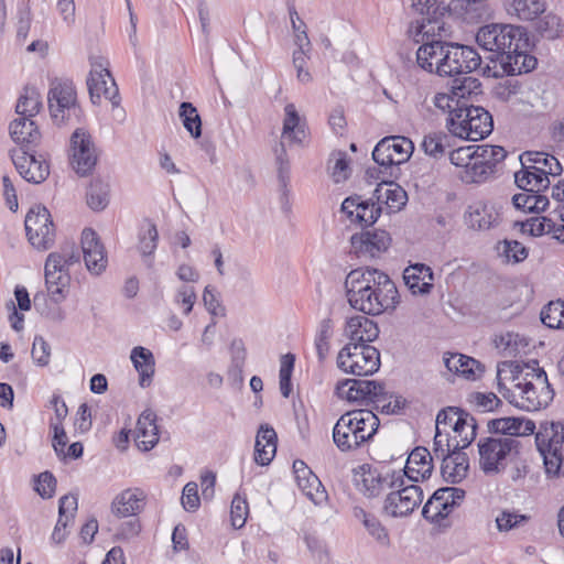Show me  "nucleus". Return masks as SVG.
Listing matches in <instances>:
<instances>
[{
    "instance_id": "nucleus-37",
    "label": "nucleus",
    "mask_w": 564,
    "mask_h": 564,
    "mask_svg": "<svg viewBox=\"0 0 564 564\" xmlns=\"http://www.w3.org/2000/svg\"><path fill=\"white\" fill-rule=\"evenodd\" d=\"M79 252L74 245H65L58 251L47 256L44 270H55L58 274L69 273L70 267L79 263Z\"/></svg>"
},
{
    "instance_id": "nucleus-6",
    "label": "nucleus",
    "mask_w": 564,
    "mask_h": 564,
    "mask_svg": "<svg viewBox=\"0 0 564 564\" xmlns=\"http://www.w3.org/2000/svg\"><path fill=\"white\" fill-rule=\"evenodd\" d=\"M90 70L87 77V87L93 104L99 105L101 97L109 100L113 110H118V116L124 118L123 109H119L120 95L118 86L110 73L109 61L101 55H93L89 57Z\"/></svg>"
},
{
    "instance_id": "nucleus-16",
    "label": "nucleus",
    "mask_w": 564,
    "mask_h": 564,
    "mask_svg": "<svg viewBox=\"0 0 564 564\" xmlns=\"http://www.w3.org/2000/svg\"><path fill=\"white\" fill-rule=\"evenodd\" d=\"M424 4L426 12H422V18L417 21V35H422L424 42H433V39L443 40L448 35V30L442 19L445 8L441 7L436 0H425Z\"/></svg>"
},
{
    "instance_id": "nucleus-62",
    "label": "nucleus",
    "mask_w": 564,
    "mask_h": 564,
    "mask_svg": "<svg viewBox=\"0 0 564 564\" xmlns=\"http://www.w3.org/2000/svg\"><path fill=\"white\" fill-rule=\"evenodd\" d=\"M249 514V506L246 497L240 494H236L230 508L231 524L236 529H240L245 525Z\"/></svg>"
},
{
    "instance_id": "nucleus-17",
    "label": "nucleus",
    "mask_w": 564,
    "mask_h": 564,
    "mask_svg": "<svg viewBox=\"0 0 564 564\" xmlns=\"http://www.w3.org/2000/svg\"><path fill=\"white\" fill-rule=\"evenodd\" d=\"M350 242L357 257L376 258L389 248L391 238L384 230H375L355 234L351 236Z\"/></svg>"
},
{
    "instance_id": "nucleus-21",
    "label": "nucleus",
    "mask_w": 564,
    "mask_h": 564,
    "mask_svg": "<svg viewBox=\"0 0 564 564\" xmlns=\"http://www.w3.org/2000/svg\"><path fill=\"white\" fill-rule=\"evenodd\" d=\"M341 212L360 226L373 225L381 214V207L375 202L362 200L360 196L347 197L341 204Z\"/></svg>"
},
{
    "instance_id": "nucleus-51",
    "label": "nucleus",
    "mask_w": 564,
    "mask_h": 564,
    "mask_svg": "<svg viewBox=\"0 0 564 564\" xmlns=\"http://www.w3.org/2000/svg\"><path fill=\"white\" fill-rule=\"evenodd\" d=\"M543 457L545 474L550 478L564 477V451L558 449H546L539 451Z\"/></svg>"
},
{
    "instance_id": "nucleus-5",
    "label": "nucleus",
    "mask_w": 564,
    "mask_h": 564,
    "mask_svg": "<svg viewBox=\"0 0 564 564\" xmlns=\"http://www.w3.org/2000/svg\"><path fill=\"white\" fill-rule=\"evenodd\" d=\"M479 467L486 475L502 473L520 453L521 443L510 436H488L478 441Z\"/></svg>"
},
{
    "instance_id": "nucleus-50",
    "label": "nucleus",
    "mask_w": 564,
    "mask_h": 564,
    "mask_svg": "<svg viewBox=\"0 0 564 564\" xmlns=\"http://www.w3.org/2000/svg\"><path fill=\"white\" fill-rule=\"evenodd\" d=\"M334 324L330 318H324L319 322L316 336L315 348L319 361H324L330 350V338L333 337Z\"/></svg>"
},
{
    "instance_id": "nucleus-33",
    "label": "nucleus",
    "mask_w": 564,
    "mask_h": 564,
    "mask_svg": "<svg viewBox=\"0 0 564 564\" xmlns=\"http://www.w3.org/2000/svg\"><path fill=\"white\" fill-rule=\"evenodd\" d=\"M130 360L139 373V384L142 388L149 387L155 373L153 352L143 346H135L130 352Z\"/></svg>"
},
{
    "instance_id": "nucleus-38",
    "label": "nucleus",
    "mask_w": 564,
    "mask_h": 564,
    "mask_svg": "<svg viewBox=\"0 0 564 564\" xmlns=\"http://www.w3.org/2000/svg\"><path fill=\"white\" fill-rule=\"evenodd\" d=\"M529 46L522 50H512L510 55L501 58L503 70L509 75L528 73L536 65V58L528 54Z\"/></svg>"
},
{
    "instance_id": "nucleus-59",
    "label": "nucleus",
    "mask_w": 564,
    "mask_h": 564,
    "mask_svg": "<svg viewBox=\"0 0 564 564\" xmlns=\"http://www.w3.org/2000/svg\"><path fill=\"white\" fill-rule=\"evenodd\" d=\"M440 497H444V494H436L435 491L422 510L423 517L432 522H437L449 514L447 507L444 506L443 501H440Z\"/></svg>"
},
{
    "instance_id": "nucleus-52",
    "label": "nucleus",
    "mask_w": 564,
    "mask_h": 564,
    "mask_svg": "<svg viewBox=\"0 0 564 564\" xmlns=\"http://www.w3.org/2000/svg\"><path fill=\"white\" fill-rule=\"evenodd\" d=\"M448 139L444 132H429L424 135L421 148L425 154L437 159L444 155L446 148L449 147Z\"/></svg>"
},
{
    "instance_id": "nucleus-39",
    "label": "nucleus",
    "mask_w": 564,
    "mask_h": 564,
    "mask_svg": "<svg viewBox=\"0 0 564 564\" xmlns=\"http://www.w3.org/2000/svg\"><path fill=\"white\" fill-rule=\"evenodd\" d=\"M534 165L525 166L514 174L517 185L522 189L531 192H541L547 189L551 182L550 178L543 176Z\"/></svg>"
},
{
    "instance_id": "nucleus-53",
    "label": "nucleus",
    "mask_w": 564,
    "mask_h": 564,
    "mask_svg": "<svg viewBox=\"0 0 564 564\" xmlns=\"http://www.w3.org/2000/svg\"><path fill=\"white\" fill-rule=\"evenodd\" d=\"M492 173L494 172L486 165V163L474 155L473 160H470V165L468 164L466 170H462L458 176L464 183L469 184L480 183Z\"/></svg>"
},
{
    "instance_id": "nucleus-61",
    "label": "nucleus",
    "mask_w": 564,
    "mask_h": 564,
    "mask_svg": "<svg viewBox=\"0 0 564 564\" xmlns=\"http://www.w3.org/2000/svg\"><path fill=\"white\" fill-rule=\"evenodd\" d=\"M365 529L381 546L390 545V536L387 528L373 516H365Z\"/></svg>"
},
{
    "instance_id": "nucleus-4",
    "label": "nucleus",
    "mask_w": 564,
    "mask_h": 564,
    "mask_svg": "<svg viewBox=\"0 0 564 564\" xmlns=\"http://www.w3.org/2000/svg\"><path fill=\"white\" fill-rule=\"evenodd\" d=\"M476 41L481 48L496 53L500 62L506 55H510L512 50L530 46L525 30L512 24L484 25L476 34Z\"/></svg>"
},
{
    "instance_id": "nucleus-19",
    "label": "nucleus",
    "mask_w": 564,
    "mask_h": 564,
    "mask_svg": "<svg viewBox=\"0 0 564 564\" xmlns=\"http://www.w3.org/2000/svg\"><path fill=\"white\" fill-rule=\"evenodd\" d=\"M469 116L468 128H454V135L478 141L491 133L494 128L491 115L482 107L469 106L466 118Z\"/></svg>"
},
{
    "instance_id": "nucleus-10",
    "label": "nucleus",
    "mask_w": 564,
    "mask_h": 564,
    "mask_svg": "<svg viewBox=\"0 0 564 564\" xmlns=\"http://www.w3.org/2000/svg\"><path fill=\"white\" fill-rule=\"evenodd\" d=\"M25 230L31 245L39 250L51 248L55 241V227L48 209L42 205L30 208L25 216Z\"/></svg>"
},
{
    "instance_id": "nucleus-26",
    "label": "nucleus",
    "mask_w": 564,
    "mask_h": 564,
    "mask_svg": "<svg viewBox=\"0 0 564 564\" xmlns=\"http://www.w3.org/2000/svg\"><path fill=\"white\" fill-rule=\"evenodd\" d=\"M492 436H516L531 435L535 431V424L531 420L522 417L506 416L490 420L487 424Z\"/></svg>"
},
{
    "instance_id": "nucleus-11",
    "label": "nucleus",
    "mask_w": 564,
    "mask_h": 564,
    "mask_svg": "<svg viewBox=\"0 0 564 564\" xmlns=\"http://www.w3.org/2000/svg\"><path fill=\"white\" fill-rule=\"evenodd\" d=\"M284 120L280 144L274 149L276 163L281 180L284 182V174L289 171V160L285 145L301 144L306 138L304 128L300 124V116L293 104L284 107Z\"/></svg>"
},
{
    "instance_id": "nucleus-24",
    "label": "nucleus",
    "mask_w": 564,
    "mask_h": 564,
    "mask_svg": "<svg viewBox=\"0 0 564 564\" xmlns=\"http://www.w3.org/2000/svg\"><path fill=\"white\" fill-rule=\"evenodd\" d=\"M379 335L378 325L365 315H356L347 319L344 336L355 345H368Z\"/></svg>"
},
{
    "instance_id": "nucleus-29",
    "label": "nucleus",
    "mask_w": 564,
    "mask_h": 564,
    "mask_svg": "<svg viewBox=\"0 0 564 564\" xmlns=\"http://www.w3.org/2000/svg\"><path fill=\"white\" fill-rule=\"evenodd\" d=\"M381 209L386 207L388 213L400 210L408 200L406 192L397 183L382 182L377 185L373 197Z\"/></svg>"
},
{
    "instance_id": "nucleus-34",
    "label": "nucleus",
    "mask_w": 564,
    "mask_h": 564,
    "mask_svg": "<svg viewBox=\"0 0 564 564\" xmlns=\"http://www.w3.org/2000/svg\"><path fill=\"white\" fill-rule=\"evenodd\" d=\"M443 359L448 371L468 380H476L484 371V367L478 360L462 354H445Z\"/></svg>"
},
{
    "instance_id": "nucleus-25",
    "label": "nucleus",
    "mask_w": 564,
    "mask_h": 564,
    "mask_svg": "<svg viewBox=\"0 0 564 564\" xmlns=\"http://www.w3.org/2000/svg\"><path fill=\"white\" fill-rule=\"evenodd\" d=\"M147 495L140 488H128L118 494L111 502V511L126 518L139 514L145 506Z\"/></svg>"
},
{
    "instance_id": "nucleus-32",
    "label": "nucleus",
    "mask_w": 564,
    "mask_h": 564,
    "mask_svg": "<svg viewBox=\"0 0 564 564\" xmlns=\"http://www.w3.org/2000/svg\"><path fill=\"white\" fill-rule=\"evenodd\" d=\"M403 279L413 294H427L433 288V272L423 263L408 267L403 272Z\"/></svg>"
},
{
    "instance_id": "nucleus-46",
    "label": "nucleus",
    "mask_w": 564,
    "mask_h": 564,
    "mask_svg": "<svg viewBox=\"0 0 564 564\" xmlns=\"http://www.w3.org/2000/svg\"><path fill=\"white\" fill-rule=\"evenodd\" d=\"M476 420L470 414L465 415L464 420L460 421L457 427H453L454 436L453 448L463 449L466 448L476 437Z\"/></svg>"
},
{
    "instance_id": "nucleus-27",
    "label": "nucleus",
    "mask_w": 564,
    "mask_h": 564,
    "mask_svg": "<svg viewBox=\"0 0 564 564\" xmlns=\"http://www.w3.org/2000/svg\"><path fill=\"white\" fill-rule=\"evenodd\" d=\"M159 427L156 425V414L150 410H144L137 422L134 442L139 449L149 452L159 443Z\"/></svg>"
},
{
    "instance_id": "nucleus-57",
    "label": "nucleus",
    "mask_w": 564,
    "mask_h": 564,
    "mask_svg": "<svg viewBox=\"0 0 564 564\" xmlns=\"http://www.w3.org/2000/svg\"><path fill=\"white\" fill-rule=\"evenodd\" d=\"M328 170L336 183L347 180L350 174V167L346 153L341 151L333 153L328 161Z\"/></svg>"
},
{
    "instance_id": "nucleus-2",
    "label": "nucleus",
    "mask_w": 564,
    "mask_h": 564,
    "mask_svg": "<svg viewBox=\"0 0 564 564\" xmlns=\"http://www.w3.org/2000/svg\"><path fill=\"white\" fill-rule=\"evenodd\" d=\"M345 288L350 306L367 315H380L394 310L399 303L394 282L377 269L359 268L350 271Z\"/></svg>"
},
{
    "instance_id": "nucleus-8",
    "label": "nucleus",
    "mask_w": 564,
    "mask_h": 564,
    "mask_svg": "<svg viewBox=\"0 0 564 564\" xmlns=\"http://www.w3.org/2000/svg\"><path fill=\"white\" fill-rule=\"evenodd\" d=\"M337 367L350 375L370 376L380 367V352L370 345L347 343L338 352Z\"/></svg>"
},
{
    "instance_id": "nucleus-22",
    "label": "nucleus",
    "mask_w": 564,
    "mask_h": 564,
    "mask_svg": "<svg viewBox=\"0 0 564 564\" xmlns=\"http://www.w3.org/2000/svg\"><path fill=\"white\" fill-rule=\"evenodd\" d=\"M381 391V384L372 380L345 379L337 383L336 394L349 402L371 401Z\"/></svg>"
},
{
    "instance_id": "nucleus-45",
    "label": "nucleus",
    "mask_w": 564,
    "mask_h": 564,
    "mask_svg": "<svg viewBox=\"0 0 564 564\" xmlns=\"http://www.w3.org/2000/svg\"><path fill=\"white\" fill-rule=\"evenodd\" d=\"M41 107L40 93L34 87H25L17 102L15 111L20 117L32 119L39 113Z\"/></svg>"
},
{
    "instance_id": "nucleus-63",
    "label": "nucleus",
    "mask_w": 564,
    "mask_h": 564,
    "mask_svg": "<svg viewBox=\"0 0 564 564\" xmlns=\"http://www.w3.org/2000/svg\"><path fill=\"white\" fill-rule=\"evenodd\" d=\"M465 415H468V413L457 408L449 406L443 409L437 413L436 427L443 430L451 427L453 430V427H457L460 424Z\"/></svg>"
},
{
    "instance_id": "nucleus-43",
    "label": "nucleus",
    "mask_w": 564,
    "mask_h": 564,
    "mask_svg": "<svg viewBox=\"0 0 564 564\" xmlns=\"http://www.w3.org/2000/svg\"><path fill=\"white\" fill-rule=\"evenodd\" d=\"M508 11L520 20L530 21L544 13L545 3L540 0H507Z\"/></svg>"
},
{
    "instance_id": "nucleus-12",
    "label": "nucleus",
    "mask_w": 564,
    "mask_h": 564,
    "mask_svg": "<svg viewBox=\"0 0 564 564\" xmlns=\"http://www.w3.org/2000/svg\"><path fill=\"white\" fill-rule=\"evenodd\" d=\"M414 151L413 142L403 135H390L380 140L372 151V159L384 170L405 163Z\"/></svg>"
},
{
    "instance_id": "nucleus-44",
    "label": "nucleus",
    "mask_w": 564,
    "mask_h": 564,
    "mask_svg": "<svg viewBox=\"0 0 564 564\" xmlns=\"http://www.w3.org/2000/svg\"><path fill=\"white\" fill-rule=\"evenodd\" d=\"M45 285L51 299L58 303L66 296V289L70 282V274H58L55 270H44Z\"/></svg>"
},
{
    "instance_id": "nucleus-20",
    "label": "nucleus",
    "mask_w": 564,
    "mask_h": 564,
    "mask_svg": "<svg viewBox=\"0 0 564 564\" xmlns=\"http://www.w3.org/2000/svg\"><path fill=\"white\" fill-rule=\"evenodd\" d=\"M82 250L87 270L94 275H100L107 268V256L97 234L86 228L82 234Z\"/></svg>"
},
{
    "instance_id": "nucleus-56",
    "label": "nucleus",
    "mask_w": 564,
    "mask_h": 564,
    "mask_svg": "<svg viewBox=\"0 0 564 564\" xmlns=\"http://www.w3.org/2000/svg\"><path fill=\"white\" fill-rule=\"evenodd\" d=\"M377 409L386 414H398L405 406V400L400 395L389 394L381 386V391L373 399Z\"/></svg>"
},
{
    "instance_id": "nucleus-47",
    "label": "nucleus",
    "mask_w": 564,
    "mask_h": 564,
    "mask_svg": "<svg viewBox=\"0 0 564 564\" xmlns=\"http://www.w3.org/2000/svg\"><path fill=\"white\" fill-rule=\"evenodd\" d=\"M87 205L94 210H102L109 204V184L96 178L93 180L87 191Z\"/></svg>"
},
{
    "instance_id": "nucleus-13",
    "label": "nucleus",
    "mask_w": 564,
    "mask_h": 564,
    "mask_svg": "<svg viewBox=\"0 0 564 564\" xmlns=\"http://www.w3.org/2000/svg\"><path fill=\"white\" fill-rule=\"evenodd\" d=\"M98 155L90 134L84 129H76L70 138V165L79 176L93 172Z\"/></svg>"
},
{
    "instance_id": "nucleus-30",
    "label": "nucleus",
    "mask_w": 564,
    "mask_h": 564,
    "mask_svg": "<svg viewBox=\"0 0 564 564\" xmlns=\"http://www.w3.org/2000/svg\"><path fill=\"white\" fill-rule=\"evenodd\" d=\"M447 43L437 39H433V42H424L416 52L419 66L430 73L438 74Z\"/></svg>"
},
{
    "instance_id": "nucleus-31",
    "label": "nucleus",
    "mask_w": 564,
    "mask_h": 564,
    "mask_svg": "<svg viewBox=\"0 0 564 564\" xmlns=\"http://www.w3.org/2000/svg\"><path fill=\"white\" fill-rule=\"evenodd\" d=\"M278 435L269 424H261L256 436L254 462L267 466L274 458L276 453Z\"/></svg>"
},
{
    "instance_id": "nucleus-48",
    "label": "nucleus",
    "mask_w": 564,
    "mask_h": 564,
    "mask_svg": "<svg viewBox=\"0 0 564 564\" xmlns=\"http://www.w3.org/2000/svg\"><path fill=\"white\" fill-rule=\"evenodd\" d=\"M534 30L546 40H555L563 33V22L558 15L549 12L538 19Z\"/></svg>"
},
{
    "instance_id": "nucleus-36",
    "label": "nucleus",
    "mask_w": 564,
    "mask_h": 564,
    "mask_svg": "<svg viewBox=\"0 0 564 564\" xmlns=\"http://www.w3.org/2000/svg\"><path fill=\"white\" fill-rule=\"evenodd\" d=\"M564 422H542L535 434V444L539 451L563 448Z\"/></svg>"
},
{
    "instance_id": "nucleus-40",
    "label": "nucleus",
    "mask_w": 564,
    "mask_h": 564,
    "mask_svg": "<svg viewBox=\"0 0 564 564\" xmlns=\"http://www.w3.org/2000/svg\"><path fill=\"white\" fill-rule=\"evenodd\" d=\"M496 348L508 357L525 354L529 348V339L518 333L505 332L495 336Z\"/></svg>"
},
{
    "instance_id": "nucleus-7",
    "label": "nucleus",
    "mask_w": 564,
    "mask_h": 564,
    "mask_svg": "<svg viewBox=\"0 0 564 564\" xmlns=\"http://www.w3.org/2000/svg\"><path fill=\"white\" fill-rule=\"evenodd\" d=\"M394 480L400 486H391L382 510L392 518L406 517L422 503L423 490L419 485L405 480L401 471H397Z\"/></svg>"
},
{
    "instance_id": "nucleus-28",
    "label": "nucleus",
    "mask_w": 564,
    "mask_h": 564,
    "mask_svg": "<svg viewBox=\"0 0 564 564\" xmlns=\"http://www.w3.org/2000/svg\"><path fill=\"white\" fill-rule=\"evenodd\" d=\"M10 135L21 147L19 151H31L41 140L35 122L26 117H19L11 122Z\"/></svg>"
},
{
    "instance_id": "nucleus-42",
    "label": "nucleus",
    "mask_w": 564,
    "mask_h": 564,
    "mask_svg": "<svg viewBox=\"0 0 564 564\" xmlns=\"http://www.w3.org/2000/svg\"><path fill=\"white\" fill-rule=\"evenodd\" d=\"M525 162L536 166L543 176H558L562 173V165L558 160L545 152H525L523 154Z\"/></svg>"
},
{
    "instance_id": "nucleus-41",
    "label": "nucleus",
    "mask_w": 564,
    "mask_h": 564,
    "mask_svg": "<svg viewBox=\"0 0 564 564\" xmlns=\"http://www.w3.org/2000/svg\"><path fill=\"white\" fill-rule=\"evenodd\" d=\"M557 229H560L558 219L554 215L552 217H531L521 223V231L534 237L542 236L544 234H552L557 240Z\"/></svg>"
},
{
    "instance_id": "nucleus-64",
    "label": "nucleus",
    "mask_w": 564,
    "mask_h": 564,
    "mask_svg": "<svg viewBox=\"0 0 564 564\" xmlns=\"http://www.w3.org/2000/svg\"><path fill=\"white\" fill-rule=\"evenodd\" d=\"M453 436L451 437L447 430L437 429L433 442V455L438 459H443L453 453Z\"/></svg>"
},
{
    "instance_id": "nucleus-60",
    "label": "nucleus",
    "mask_w": 564,
    "mask_h": 564,
    "mask_svg": "<svg viewBox=\"0 0 564 564\" xmlns=\"http://www.w3.org/2000/svg\"><path fill=\"white\" fill-rule=\"evenodd\" d=\"M158 229L155 225L148 224L139 235V251L143 257H150L154 253L158 246Z\"/></svg>"
},
{
    "instance_id": "nucleus-3",
    "label": "nucleus",
    "mask_w": 564,
    "mask_h": 564,
    "mask_svg": "<svg viewBox=\"0 0 564 564\" xmlns=\"http://www.w3.org/2000/svg\"><path fill=\"white\" fill-rule=\"evenodd\" d=\"M378 427L379 419L372 411H349L333 427V442L340 452H352L371 440Z\"/></svg>"
},
{
    "instance_id": "nucleus-1",
    "label": "nucleus",
    "mask_w": 564,
    "mask_h": 564,
    "mask_svg": "<svg viewBox=\"0 0 564 564\" xmlns=\"http://www.w3.org/2000/svg\"><path fill=\"white\" fill-rule=\"evenodd\" d=\"M535 366L503 364L498 368V389L511 404L525 411L546 408L554 398V390L546 372Z\"/></svg>"
},
{
    "instance_id": "nucleus-14",
    "label": "nucleus",
    "mask_w": 564,
    "mask_h": 564,
    "mask_svg": "<svg viewBox=\"0 0 564 564\" xmlns=\"http://www.w3.org/2000/svg\"><path fill=\"white\" fill-rule=\"evenodd\" d=\"M395 470L379 471L370 466H360L355 473V482L357 488L368 497H377L384 491H389L391 486H397L394 480Z\"/></svg>"
},
{
    "instance_id": "nucleus-58",
    "label": "nucleus",
    "mask_w": 564,
    "mask_h": 564,
    "mask_svg": "<svg viewBox=\"0 0 564 564\" xmlns=\"http://www.w3.org/2000/svg\"><path fill=\"white\" fill-rule=\"evenodd\" d=\"M496 221V216L487 206H479L469 212L467 224L474 229H489Z\"/></svg>"
},
{
    "instance_id": "nucleus-55",
    "label": "nucleus",
    "mask_w": 564,
    "mask_h": 564,
    "mask_svg": "<svg viewBox=\"0 0 564 564\" xmlns=\"http://www.w3.org/2000/svg\"><path fill=\"white\" fill-rule=\"evenodd\" d=\"M474 155L481 160L492 172L496 165L500 163L507 155L506 150L499 145H474Z\"/></svg>"
},
{
    "instance_id": "nucleus-15",
    "label": "nucleus",
    "mask_w": 564,
    "mask_h": 564,
    "mask_svg": "<svg viewBox=\"0 0 564 564\" xmlns=\"http://www.w3.org/2000/svg\"><path fill=\"white\" fill-rule=\"evenodd\" d=\"M48 109L54 120L64 121L66 112L76 107V89L72 80L55 79L47 95Z\"/></svg>"
},
{
    "instance_id": "nucleus-54",
    "label": "nucleus",
    "mask_w": 564,
    "mask_h": 564,
    "mask_svg": "<svg viewBox=\"0 0 564 564\" xmlns=\"http://www.w3.org/2000/svg\"><path fill=\"white\" fill-rule=\"evenodd\" d=\"M541 321L549 328H564V301H552L544 306Z\"/></svg>"
},
{
    "instance_id": "nucleus-49",
    "label": "nucleus",
    "mask_w": 564,
    "mask_h": 564,
    "mask_svg": "<svg viewBox=\"0 0 564 564\" xmlns=\"http://www.w3.org/2000/svg\"><path fill=\"white\" fill-rule=\"evenodd\" d=\"M178 116L184 128L194 139L202 135V120L197 109L191 102L184 101L180 105Z\"/></svg>"
},
{
    "instance_id": "nucleus-18",
    "label": "nucleus",
    "mask_w": 564,
    "mask_h": 564,
    "mask_svg": "<svg viewBox=\"0 0 564 564\" xmlns=\"http://www.w3.org/2000/svg\"><path fill=\"white\" fill-rule=\"evenodd\" d=\"M11 159L19 174L30 183L40 184L50 174L46 161L39 160L31 151H12Z\"/></svg>"
},
{
    "instance_id": "nucleus-9",
    "label": "nucleus",
    "mask_w": 564,
    "mask_h": 564,
    "mask_svg": "<svg viewBox=\"0 0 564 564\" xmlns=\"http://www.w3.org/2000/svg\"><path fill=\"white\" fill-rule=\"evenodd\" d=\"M480 64L481 57L475 48L448 42L437 75L451 77L467 75L478 69Z\"/></svg>"
},
{
    "instance_id": "nucleus-35",
    "label": "nucleus",
    "mask_w": 564,
    "mask_h": 564,
    "mask_svg": "<svg viewBox=\"0 0 564 564\" xmlns=\"http://www.w3.org/2000/svg\"><path fill=\"white\" fill-rule=\"evenodd\" d=\"M469 460L465 453L454 449L451 455L443 457L441 473L443 478L452 484L463 480L468 473Z\"/></svg>"
},
{
    "instance_id": "nucleus-23",
    "label": "nucleus",
    "mask_w": 564,
    "mask_h": 564,
    "mask_svg": "<svg viewBox=\"0 0 564 564\" xmlns=\"http://www.w3.org/2000/svg\"><path fill=\"white\" fill-rule=\"evenodd\" d=\"M433 470V456L425 447H415L409 455L403 469L405 480L410 482H419L427 479Z\"/></svg>"
}]
</instances>
